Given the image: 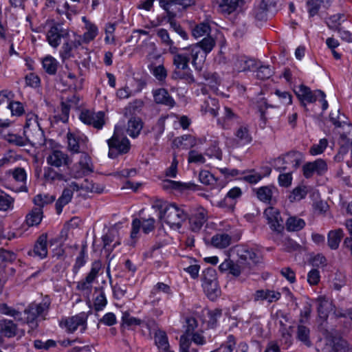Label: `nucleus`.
<instances>
[{"mask_svg": "<svg viewBox=\"0 0 352 352\" xmlns=\"http://www.w3.org/2000/svg\"><path fill=\"white\" fill-rule=\"evenodd\" d=\"M239 259L234 262L230 258L226 259L219 266L221 272H228L235 277L241 274H248L252 266L259 262V255L252 248L241 247L237 250Z\"/></svg>", "mask_w": 352, "mask_h": 352, "instance_id": "f257e3e1", "label": "nucleus"}, {"mask_svg": "<svg viewBox=\"0 0 352 352\" xmlns=\"http://www.w3.org/2000/svg\"><path fill=\"white\" fill-rule=\"evenodd\" d=\"M170 53L173 55V64L175 67L172 72V78L174 80H183L188 84L195 82L192 71L188 66L191 56V49L188 46L182 50L176 47L170 49Z\"/></svg>", "mask_w": 352, "mask_h": 352, "instance_id": "f03ea898", "label": "nucleus"}, {"mask_svg": "<svg viewBox=\"0 0 352 352\" xmlns=\"http://www.w3.org/2000/svg\"><path fill=\"white\" fill-rule=\"evenodd\" d=\"M23 134L27 140V144L29 143L33 146H41L45 143L44 131L38 123V116L34 113H28L26 116Z\"/></svg>", "mask_w": 352, "mask_h": 352, "instance_id": "7ed1b4c3", "label": "nucleus"}, {"mask_svg": "<svg viewBox=\"0 0 352 352\" xmlns=\"http://www.w3.org/2000/svg\"><path fill=\"white\" fill-rule=\"evenodd\" d=\"M215 45L214 38L211 36H207L199 42L189 46L192 56V65L196 70H201L206 56L213 50Z\"/></svg>", "mask_w": 352, "mask_h": 352, "instance_id": "20e7f679", "label": "nucleus"}, {"mask_svg": "<svg viewBox=\"0 0 352 352\" xmlns=\"http://www.w3.org/2000/svg\"><path fill=\"white\" fill-rule=\"evenodd\" d=\"M50 300L49 298H44L40 303L32 302L23 311L25 318L22 316L19 320L21 324H27L32 329L38 327V317L45 316L50 309Z\"/></svg>", "mask_w": 352, "mask_h": 352, "instance_id": "39448f33", "label": "nucleus"}, {"mask_svg": "<svg viewBox=\"0 0 352 352\" xmlns=\"http://www.w3.org/2000/svg\"><path fill=\"white\" fill-rule=\"evenodd\" d=\"M330 121L335 126L336 128L342 129L343 131H339L340 139L343 142L342 146L340 148V153L345 151L344 144L349 145L352 139V125L347 123V118L344 115H341L340 110L335 112H331L329 115Z\"/></svg>", "mask_w": 352, "mask_h": 352, "instance_id": "423d86ee", "label": "nucleus"}, {"mask_svg": "<svg viewBox=\"0 0 352 352\" xmlns=\"http://www.w3.org/2000/svg\"><path fill=\"white\" fill-rule=\"evenodd\" d=\"M188 218V214L183 208H179L175 204H170L164 210L163 219L170 228L179 229L182 223Z\"/></svg>", "mask_w": 352, "mask_h": 352, "instance_id": "0eeeda50", "label": "nucleus"}, {"mask_svg": "<svg viewBox=\"0 0 352 352\" xmlns=\"http://www.w3.org/2000/svg\"><path fill=\"white\" fill-rule=\"evenodd\" d=\"M202 287L208 298L214 300L219 294L217 273L214 269L208 267L202 272Z\"/></svg>", "mask_w": 352, "mask_h": 352, "instance_id": "6e6552de", "label": "nucleus"}, {"mask_svg": "<svg viewBox=\"0 0 352 352\" xmlns=\"http://www.w3.org/2000/svg\"><path fill=\"white\" fill-rule=\"evenodd\" d=\"M300 153L297 151H290L284 155L280 156L274 160L273 166L280 171L287 170H295L300 164Z\"/></svg>", "mask_w": 352, "mask_h": 352, "instance_id": "1a4fd4ad", "label": "nucleus"}, {"mask_svg": "<svg viewBox=\"0 0 352 352\" xmlns=\"http://www.w3.org/2000/svg\"><path fill=\"white\" fill-rule=\"evenodd\" d=\"M109 146V157L116 158L118 155L128 153L130 149V142L126 137L114 134L107 140Z\"/></svg>", "mask_w": 352, "mask_h": 352, "instance_id": "9d476101", "label": "nucleus"}, {"mask_svg": "<svg viewBox=\"0 0 352 352\" xmlns=\"http://www.w3.org/2000/svg\"><path fill=\"white\" fill-rule=\"evenodd\" d=\"M87 314L81 312L76 316L63 319L60 322V326L65 328L68 333H74L78 327H80V332L83 333L87 329Z\"/></svg>", "mask_w": 352, "mask_h": 352, "instance_id": "9b49d317", "label": "nucleus"}, {"mask_svg": "<svg viewBox=\"0 0 352 352\" xmlns=\"http://www.w3.org/2000/svg\"><path fill=\"white\" fill-rule=\"evenodd\" d=\"M100 268V262H94L86 277L77 283L76 289L89 295L91 292L92 284L98 277Z\"/></svg>", "mask_w": 352, "mask_h": 352, "instance_id": "f8f14e48", "label": "nucleus"}, {"mask_svg": "<svg viewBox=\"0 0 352 352\" xmlns=\"http://www.w3.org/2000/svg\"><path fill=\"white\" fill-rule=\"evenodd\" d=\"M327 162L321 158L307 162L302 166L303 175L307 179L312 177L314 174L319 176L323 175L327 172Z\"/></svg>", "mask_w": 352, "mask_h": 352, "instance_id": "ddd939ff", "label": "nucleus"}, {"mask_svg": "<svg viewBox=\"0 0 352 352\" xmlns=\"http://www.w3.org/2000/svg\"><path fill=\"white\" fill-rule=\"evenodd\" d=\"M297 98L300 102V104L304 107H306L305 102L313 103L315 102L319 97H325L326 95L324 91L316 89L311 91L309 87L304 85H300L298 87V89L295 91Z\"/></svg>", "mask_w": 352, "mask_h": 352, "instance_id": "4468645a", "label": "nucleus"}, {"mask_svg": "<svg viewBox=\"0 0 352 352\" xmlns=\"http://www.w3.org/2000/svg\"><path fill=\"white\" fill-rule=\"evenodd\" d=\"M263 214L272 230L280 233L284 230L283 220L278 209L270 206L265 210Z\"/></svg>", "mask_w": 352, "mask_h": 352, "instance_id": "2eb2a0df", "label": "nucleus"}, {"mask_svg": "<svg viewBox=\"0 0 352 352\" xmlns=\"http://www.w3.org/2000/svg\"><path fill=\"white\" fill-rule=\"evenodd\" d=\"M104 113L102 111L95 113L90 110L81 111L79 118L85 124L91 125L95 129H101L104 124Z\"/></svg>", "mask_w": 352, "mask_h": 352, "instance_id": "dca6fc26", "label": "nucleus"}, {"mask_svg": "<svg viewBox=\"0 0 352 352\" xmlns=\"http://www.w3.org/2000/svg\"><path fill=\"white\" fill-rule=\"evenodd\" d=\"M47 163L52 167L59 168L63 167V170H68L71 160L67 154L59 150L52 151L46 158Z\"/></svg>", "mask_w": 352, "mask_h": 352, "instance_id": "f3484780", "label": "nucleus"}, {"mask_svg": "<svg viewBox=\"0 0 352 352\" xmlns=\"http://www.w3.org/2000/svg\"><path fill=\"white\" fill-rule=\"evenodd\" d=\"M67 37H69V30L62 28L59 24L51 27L47 33V40L54 48L59 46L61 38L65 39Z\"/></svg>", "mask_w": 352, "mask_h": 352, "instance_id": "a211bd4d", "label": "nucleus"}, {"mask_svg": "<svg viewBox=\"0 0 352 352\" xmlns=\"http://www.w3.org/2000/svg\"><path fill=\"white\" fill-rule=\"evenodd\" d=\"M12 175V179L19 184V186H12V190L16 192H28V187L26 186L27 174L24 168L17 167L9 171Z\"/></svg>", "mask_w": 352, "mask_h": 352, "instance_id": "6ab92c4d", "label": "nucleus"}, {"mask_svg": "<svg viewBox=\"0 0 352 352\" xmlns=\"http://www.w3.org/2000/svg\"><path fill=\"white\" fill-rule=\"evenodd\" d=\"M233 69L237 72L250 71L256 67V61L244 55H236L232 57Z\"/></svg>", "mask_w": 352, "mask_h": 352, "instance_id": "aec40b11", "label": "nucleus"}, {"mask_svg": "<svg viewBox=\"0 0 352 352\" xmlns=\"http://www.w3.org/2000/svg\"><path fill=\"white\" fill-rule=\"evenodd\" d=\"M276 6V0H261L252 12V16L258 21H265L267 17V12L272 8Z\"/></svg>", "mask_w": 352, "mask_h": 352, "instance_id": "412c9836", "label": "nucleus"}, {"mask_svg": "<svg viewBox=\"0 0 352 352\" xmlns=\"http://www.w3.org/2000/svg\"><path fill=\"white\" fill-rule=\"evenodd\" d=\"M188 219L191 230L198 232L207 220V212L204 208H198Z\"/></svg>", "mask_w": 352, "mask_h": 352, "instance_id": "4be33fe9", "label": "nucleus"}, {"mask_svg": "<svg viewBox=\"0 0 352 352\" xmlns=\"http://www.w3.org/2000/svg\"><path fill=\"white\" fill-rule=\"evenodd\" d=\"M155 219L153 218H148L147 219H144L143 223H142L141 221L138 219H135L132 221V230L131 232V237L132 239H135L138 234L140 228H142L143 232L145 234H148L150 232L154 230L155 228Z\"/></svg>", "mask_w": 352, "mask_h": 352, "instance_id": "5701e85b", "label": "nucleus"}, {"mask_svg": "<svg viewBox=\"0 0 352 352\" xmlns=\"http://www.w3.org/2000/svg\"><path fill=\"white\" fill-rule=\"evenodd\" d=\"M153 96L155 103L167 106L170 108L175 105V101L164 88H160L153 91Z\"/></svg>", "mask_w": 352, "mask_h": 352, "instance_id": "b1692460", "label": "nucleus"}, {"mask_svg": "<svg viewBox=\"0 0 352 352\" xmlns=\"http://www.w3.org/2000/svg\"><path fill=\"white\" fill-rule=\"evenodd\" d=\"M47 235L42 234L37 239L32 250L28 252L30 256H36L43 259L47 255Z\"/></svg>", "mask_w": 352, "mask_h": 352, "instance_id": "393cba45", "label": "nucleus"}, {"mask_svg": "<svg viewBox=\"0 0 352 352\" xmlns=\"http://www.w3.org/2000/svg\"><path fill=\"white\" fill-rule=\"evenodd\" d=\"M19 331L17 324L12 320L6 318L0 320V333L1 336L8 338H14L18 335Z\"/></svg>", "mask_w": 352, "mask_h": 352, "instance_id": "a878e982", "label": "nucleus"}, {"mask_svg": "<svg viewBox=\"0 0 352 352\" xmlns=\"http://www.w3.org/2000/svg\"><path fill=\"white\" fill-rule=\"evenodd\" d=\"M43 177L47 182L51 183L55 181L67 182L69 180V177L67 171L63 170H59L58 171L52 167H46L44 168Z\"/></svg>", "mask_w": 352, "mask_h": 352, "instance_id": "bb28decb", "label": "nucleus"}, {"mask_svg": "<svg viewBox=\"0 0 352 352\" xmlns=\"http://www.w3.org/2000/svg\"><path fill=\"white\" fill-rule=\"evenodd\" d=\"M256 197L262 202L271 204L273 195L277 192V188L274 186H264L254 190Z\"/></svg>", "mask_w": 352, "mask_h": 352, "instance_id": "cd10ccee", "label": "nucleus"}, {"mask_svg": "<svg viewBox=\"0 0 352 352\" xmlns=\"http://www.w3.org/2000/svg\"><path fill=\"white\" fill-rule=\"evenodd\" d=\"M159 4L162 8L166 14H169L171 12L176 14L175 11L170 10V8L173 6H181L183 8H186L190 6L195 4V0H160Z\"/></svg>", "mask_w": 352, "mask_h": 352, "instance_id": "c85d7f7f", "label": "nucleus"}, {"mask_svg": "<svg viewBox=\"0 0 352 352\" xmlns=\"http://www.w3.org/2000/svg\"><path fill=\"white\" fill-rule=\"evenodd\" d=\"M163 188L164 189H175V190H198L199 186L193 182L183 183L181 182H176L173 180H165L163 184Z\"/></svg>", "mask_w": 352, "mask_h": 352, "instance_id": "c756f323", "label": "nucleus"}, {"mask_svg": "<svg viewBox=\"0 0 352 352\" xmlns=\"http://www.w3.org/2000/svg\"><path fill=\"white\" fill-rule=\"evenodd\" d=\"M78 98H77L76 96H72L71 98H68L67 102H61V114L58 116H56L54 117L55 119L57 120H60L63 122H67L68 121L69 115V110L72 107V104H67L69 103H74L75 105L78 104Z\"/></svg>", "mask_w": 352, "mask_h": 352, "instance_id": "7c9ffc66", "label": "nucleus"}, {"mask_svg": "<svg viewBox=\"0 0 352 352\" xmlns=\"http://www.w3.org/2000/svg\"><path fill=\"white\" fill-rule=\"evenodd\" d=\"M43 217V209L41 207H34L25 217V222L28 226H38Z\"/></svg>", "mask_w": 352, "mask_h": 352, "instance_id": "2f4dec72", "label": "nucleus"}, {"mask_svg": "<svg viewBox=\"0 0 352 352\" xmlns=\"http://www.w3.org/2000/svg\"><path fill=\"white\" fill-rule=\"evenodd\" d=\"M232 241V237L226 233H217L211 238V244L219 249L228 247Z\"/></svg>", "mask_w": 352, "mask_h": 352, "instance_id": "473e14b6", "label": "nucleus"}, {"mask_svg": "<svg viewBox=\"0 0 352 352\" xmlns=\"http://www.w3.org/2000/svg\"><path fill=\"white\" fill-rule=\"evenodd\" d=\"M317 311L318 316L322 320H326L328 318L329 313L331 310V302L324 296H320L316 300Z\"/></svg>", "mask_w": 352, "mask_h": 352, "instance_id": "72a5a7b5", "label": "nucleus"}, {"mask_svg": "<svg viewBox=\"0 0 352 352\" xmlns=\"http://www.w3.org/2000/svg\"><path fill=\"white\" fill-rule=\"evenodd\" d=\"M72 197V190L69 188H65L63 190L62 195L58 199L55 204L56 210L58 214H60L62 212L63 207L71 201Z\"/></svg>", "mask_w": 352, "mask_h": 352, "instance_id": "f704fd0d", "label": "nucleus"}, {"mask_svg": "<svg viewBox=\"0 0 352 352\" xmlns=\"http://www.w3.org/2000/svg\"><path fill=\"white\" fill-rule=\"evenodd\" d=\"M143 124L140 118H131L128 122L127 134L133 138L138 137L142 129Z\"/></svg>", "mask_w": 352, "mask_h": 352, "instance_id": "c9c22d12", "label": "nucleus"}, {"mask_svg": "<svg viewBox=\"0 0 352 352\" xmlns=\"http://www.w3.org/2000/svg\"><path fill=\"white\" fill-rule=\"evenodd\" d=\"M344 236V232L342 229L331 230L327 236V243L329 247L331 250H336L339 247V244L342 238Z\"/></svg>", "mask_w": 352, "mask_h": 352, "instance_id": "e433bc0d", "label": "nucleus"}, {"mask_svg": "<svg viewBox=\"0 0 352 352\" xmlns=\"http://www.w3.org/2000/svg\"><path fill=\"white\" fill-rule=\"evenodd\" d=\"M234 134L237 142L241 145L250 144L252 140V138L250 133L249 129L246 126H239L236 129Z\"/></svg>", "mask_w": 352, "mask_h": 352, "instance_id": "4c0bfd02", "label": "nucleus"}, {"mask_svg": "<svg viewBox=\"0 0 352 352\" xmlns=\"http://www.w3.org/2000/svg\"><path fill=\"white\" fill-rule=\"evenodd\" d=\"M218 4L221 12L230 14L233 12L239 6L237 0H214Z\"/></svg>", "mask_w": 352, "mask_h": 352, "instance_id": "58836bf2", "label": "nucleus"}, {"mask_svg": "<svg viewBox=\"0 0 352 352\" xmlns=\"http://www.w3.org/2000/svg\"><path fill=\"white\" fill-rule=\"evenodd\" d=\"M176 17V14H174L171 12H169V14H166V16H164V19H167V21L170 23V28L177 33L183 39L187 40L188 38V34L182 28V27L176 22L175 18Z\"/></svg>", "mask_w": 352, "mask_h": 352, "instance_id": "ea45409f", "label": "nucleus"}, {"mask_svg": "<svg viewBox=\"0 0 352 352\" xmlns=\"http://www.w3.org/2000/svg\"><path fill=\"white\" fill-rule=\"evenodd\" d=\"M286 228L289 232H298L302 230L306 225L305 221L298 217H289L285 223Z\"/></svg>", "mask_w": 352, "mask_h": 352, "instance_id": "a19ab883", "label": "nucleus"}, {"mask_svg": "<svg viewBox=\"0 0 352 352\" xmlns=\"http://www.w3.org/2000/svg\"><path fill=\"white\" fill-rule=\"evenodd\" d=\"M58 62L52 56H47L42 60L43 68L49 75L56 73Z\"/></svg>", "mask_w": 352, "mask_h": 352, "instance_id": "79ce46f5", "label": "nucleus"}, {"mask_svg": "<svg viewBox=\"0 0 352 352\" xmlns=\"http://www.w3.org/2000/svg\"><path fill=\"white\" fill-rule=\"evenodd\" d=\"M155 344L158 349L162 351L170 348L168 336L164 331L157 330L154 335Z\"/></svg>", "mask_w": 352, "mask_h": 352, "instance_id": "37998d69", "label": "nucleus"}, {"mask_svg": "<svg viewBox=\"0 0 352 352\" xmlns=\"http://www.w3.org/2000/svg\"><path fill=\"white\" fill-rule=\"evenodd\" d=\"M205 113H210L213 116H217L219 109V101L217 98L208 97L205 100L201 106Z\"/></svg>", "mask_w": 352, "mask_h": 352, "instance_id": "c03bdc74", "label": "nucleus"}, {"mask_svg": "<svg viewBox=\"0 0 352 352\" xmlns=\"http://www.w3.org/2000/svg\"><path fill=\"white\" fill-rule=\"evenodd\" d=\"M0 314L12 317L17 322L22 320V313L6 303L0 304Z\"/></svg>", "mask_w": 352, "mask_h": 352, "instance_id": "a18cd8bd", "label": "nucleus"}, {"mask_svg": "<svg viewBox=\"0 0 352 352\" xmlns=\"http://www.w3.org/2000/svg\"><path fill=\"white\" fill-rule=\"evenodd\" d=\"M237 119V116L232 111V110L228 107H224V114L221 118L218 120L219 123L222 124L223 128H228L230 123Z\"/></svg>", "mask_w": 352, "mask_h": 352, "instance_id": "49530a36", "label": "nucleus"}, {"mask_svg": "<svg viewBox=\"0 0 352 352\" xmlns=\"http://www.w3.org/2000/svg\"><path fill=\"white\" fill-rule=\"evenodd\" d=\"M117 231L115 230H109L107 233L102 236V239L103 242V248L107 251H111L116 245H119L120 242L116 241L113 248H110V244L115 241V238L117 235Z\"/></svg>", "mask_w": 352, "mask_h": 352, "instance_id": "de8ad7c7", "label": "nucleus"}, {"mask_svg": "<svg viewBox=\"0 0 352 352\" xmlns=\"http://www.w3.org/2000/svg\"><path fill=\"white\" fill-rule=\"evenodd\" d=\"M309 329L302 324H299L297 329V338L307 346H311V342L309 339Z\"/></svg>", "mask_w": 352, "mask_h": 352, "instance_id": "09e8293b", "label": "nucleus"}, {"mask_svg": "<svg viewBox=\"0 0 352 352\" xmlns=\"http://www.w3.org/2000/svg\"><path fill=\"white\" fill-rule=\"evenodd\" d=\"M346 18L344 14H336L331 16L327 20V25L333 30H336L341 28V24L344 22Z\"/></svg>", "mask_w": 352, "mask_h": 352, "instance_id": "8fccbe9b", "label": "nucleus"}, {"mask_svg": "<svg viewBox=\"0 0 352 352\" xmlns=\"http://www.w3.org/2000/svg\"><path fill=\"white\" fill-rule=\"evenodd\" d=\"M210 26L208 23H201L195 25L192 30V35L195 38H199L205 35L209 36Z\"/></svg>", "mask_w": 352, "mask_h": 352, "instance_id": "3c124183", "label": "nucleus"}, {"mask_svg": "<svg viewBox=\"0 0 352 352\" xmlns=\"http://www.w3.org/2000/svg\"><path fill=\"white\" fill-rule=\"evenodd\" d=\"M87 32L83 34L82 40L85 43H89L98 35V28L94 23L86 21Z\"/></svg>", "mask_w": 352, "mask_h": 352, "instance_id": "603ef678", "label": "nucleus"}, {"mask_svg": "<svg viewBox=\"0 0 352 352\" xmlns=\"http://www.w3.org/2000/svg\"><path fill=\"white\" fill-rule=\"evenodd\" d=\"M16 258V256L13 252L0 248V268L14 262Z\"/></svg>", "mask_w": 352, "mask_h": 352, "instance_id": "864d4df0", "label": "nucleus"}, {"mask_svg": "<svg viewBox=\"0 0 352 352\" xmlns=\"http://www.w3.org/2000/svg\"><path fill=\"white\" fill-rule=\"evenodd\" d=\"M14 198L0 190V210L7 211L13 207Z\"/></svg>", "mask_w": 352, "mask_h": 352, "instance_id": "5fc2aeb1", "label": "nucleus"}, {"mask_svg": "<svg viewBox=\"0 0 352 352\" xmlns=\"http://www.w3.org/2000/svg\"><path fill=\"white\" fill-rule=\"evenodd\" d=\"M72 38H70V36L69 35V37L64 39V43L60 50V56L63 60H65L73 56L72 52L74 47L72 45Z\"/></svg>", "mask_w": 352, "mask_h": 352, "instance_id": "6e6d98bb", "label": "nucleus"}, {"mask_svg": "<svg viewBox=\"0 0 352 352\" xmlns=\"http://www.w3.org/2000/svg\"><path fill=\"white\" fill-rule=\"evenodd\" d=\"M54 200L55 196L54 195L38 194L34 197L33 202L37 207H41L43 209L44 206L52 203Z\"/></svg>", "mask_w": 352, "mask_h": 352, "instance_id": "4d7b16f0", "label": "nucleus"}, {"mask_svg": "<svg viewBox=\"0 0 352 352\" xmlns=\"http://www.w3.org/2000/svg\"><path fill=\"white\" fill-rule=\"evenodd\" d=\"M81 190L86 192L102 193L104 188L98 184L93 183L91 181H89L87 179H85L80 184Z\"/></svg>", "mask_w": 352, "mask_h": 352, "instance_id": "13d9d810", "label": "nucleus"}, {"mask_svg": "<svg viewBox=\"0 0 352 352\" xmlns=\"http://www.w3.org/2000/svg\"><path fill=\"white\" fill-rule=\"evenodd\" d=\"M4 140H6L10 144L18 146H25L27 144V140L25 137H22L19 135L13 134V133H8L4 135Z\"/></svg>", "mask_w": 352, "mask_h": 352, "instance_id": "bf43d9fd", "label": "nucleus"}, {"mask_svg": "<svg viewBox=\"0 0 352 352\" xmlns=\"http://www.w3.org/2000/svg\"><path fill=\"white\" fill-rule=\"evenodd\" d=\"M307 192L308 190L307 186H300L293 190L289 199L291 201H300L306 197Z\"/></svg>", "mask_w": 352, "mask_h": 352, "instance_id": "052dcab7", "label": "nucleus"}, {"mask_svg": "<svg viewBox=\"0 0 352 352\" xmlns=\"http://www.w3.org/2000/svg\"><path fill=\"white\" fill-rule=\"evenodd\" d=\"M256 70V78L261 80L270 78L274 74L273 69L269 65H260L255 67Z\"/></svg>", "mask_w": 352, "mask_h": 352, "instance_id": "680f3d73", "label": "nucleus"}, {"mask_svg": "<svg viewBox=\"0 0 352 352\" xmlns=\"http://www.w3.org/2000/svg\"><path fill=\"white\" fill-rule=\"evenodd\" d=\"M78 166L84 170V172L88 174L94 172L93 166L91 162V158L87 153H83L78 163Z\"/></svg>", "mask_w": 352, "mask_h": 352, "instance_id": "e2e57ef3", "label": "nucleus"}, {"mask_svg": "<svg viewBox=\"0 0 352 352\" xmlns=\"http://www.w3.org/2000/svg\"><path fill=\"white\" fill-rule=\"evenodd\" d=\"M86 262L85 250V248H82L80 251L79 254L76 257L75 263L73 266L72 272L74 274H77L79 272V270L85 265Z\"/></svg>", "mask_w": 352, "mask_h": 352, "instance_id": "0e129e2a", "label": "nucleus"}, {"mask_svg": "<svg viewBox=\"0 0 352 352\" xmlns=\"http://www.w3.org/2000/svg\"><path fill=\"white\" fill-rule=\"evenodd\" d=\"M68 148L69 149L76 153H80V145L78 138L72 133H67V134Z\"/></svg>", "mask_w": 352, "mask_h": 352, "instance_id": "69168bd1", "label": "nucleus"}, {"mask_svg": "<svg viewBox=\"0 0 352 352\" xmlns=\"http://www.w3.org/2000/svg\"><path fill=\"white\" fill-rule=\"evenodd\" d=\"M206 155L210 157H214L219 160L222 159V151L220 149L217 141H214L206 149Z\"/></svg>", "mask_w": 352, "mask_h": 352, "instance_id": "338daca9", "label": "nucleus"}, {"mask_svg": "<svg viewBox=\"0 0 352 352\" xmlns=\"http://www.w3.org/2000/svg\"><path fill=\"white\" fill-rule=\"evenodd\" d=\"M107 300L102 289L100 290L98 295L94 298V307L96 311L102 310L107 305Z\"/></svg>", "mask_w": 352, "mask_h": 352, "instance_id": "774afa93", "label": "nucleus"}]
</instances>
